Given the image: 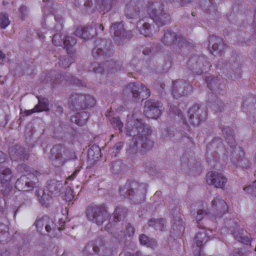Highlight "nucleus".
<instances>
[{
	"label": "nucleus",
	"instance_id": "obj_42",
	"mask_svg": "<svg viewBox=\"0 0 256 256\" xmlns=\"http://www.w3.org/2000/svg\"><path fill=\"white\" fill-rule=\"evenodd\" d=\"M124 168V165L120 160H116L111 163L110 169L112 172L114 174H118Z\"/></svg>",
	"mask_w": 256,
	"mask_h": 256
},
{
	"label": "nucleus",
	"instance_id": "obj_61",
	"mask_svg": "<svg viewBox=\"0 0 256 256\" xmlns=\"http://www.w3.org/2000/svg\"><path fill=\"white\" fill-rule=\"evenodd\" d=\"M79 171L80 170H76L70 176L68 177L66 181V184H68V180H73L76 178Z\"/></svg>",
	"mask_w": 256,
	"mask_h": 256
},
{
	"label": "nucleus",
	"instance_id": "obj_16",
	"mask_svg": "<svg viewBox=\"0 0 256 256\" xmlns=\"http://www.w3.org/2000/svg\"><path fill=\"white\" fill-rule=\"evenodd\" d=\"M192 90V86L183 80H178L174 82L172 94L176 98L190 94Z\"/></svg>",
	"mask_w": 256,
	"mask_h": 256
},
{
	"label": "nucleus",
	"instance_id": "obj_4",
	"mask_svg": "<svg viewBox=\"0 0 256 256\" xmlns=\"http://www.w3.org/2000/svg\"><path fill=\"white\" fill-rule=\"evenodd\" d=\"M122 98L125 99L132 98L136 101L140 98H146L150 95V90L143 84L136 82H130L124 88Z\"/></svg>",
	"mask_w": 256,
	"mask_h": 256
},
{
	"label": "nucleus",
	"instance_id": "obj_22",
	"mask_svg": "<svg viewBox=\"0 0 256 256\" xmlns=\"http://www.w3.org/2000/svg\"><path fill=\"white\" fill-rule=\"evenodd\" d=\"M140 187L141 186L138 182H127L126 186L120 188V192L121 195L132 200L134 195V190H138Z\"/></svg>",
	"mask_w": 256,
	"mask_h": 256
},
{
	"label": "nucleus",
	"instance_id": "obj_12",
	"mask_svg": "<svg viewBox=\"0 0 256 256\" xmlns=\"http://www.w3.org/2000/svg\"><path fill=\"white\" fill-rule=\"evenodd\" d=\"M190 68L197 74H200L210 67L206 58L203 56H194L188 60Z\"/></svg>",
	"mask_w": 256,
	"mask_h": 256
},
{
	"label": "nucleus",
	"instance_id": "obj_21",
	"mask_svg": "<svg viewBox=\"0 0 256 256\" xmlns=\"http://www.w3.org/2000/svg\"><path fill=\"white\" fill-rule=\"evenodd\" d=\"M200 228L201 230L196 233L194 239V242L197 246L195 250L198 252V254L196 256H200V252L202 246L208 241L210 236L206 230Z\"/></svg>",
	"mask_w": 256,
	"mask_h": 256
},
{
	"label": "nucleus",
	"instance_id": "obj_20",
	"mask_svg": "<svg viewBox=\"0 0 256 256\" xmlns=\"http://www.w3.org/2000/svg\"><path fill=\"white\" fill-rule=\"evenodd\" d=\"M226 48V44L222 40L217 36L210 37L209 40L208 50L214 56H221Z\"/></svg>",
	"mask_w": 256,
	"mask_h": 256
},
{
	"label": "nucleus",
	"instance_id": "obj_30",
	"mask_svg": "<svg viewBox=\"0 0 256 256\" xmlns=\"http://www.w3.org/2000/svg\"><path fill=\"white\" fill-rule=\"evenodd\" d=\"M95 1L98 10L104 14L111 10L114 0H95Z\"/></svg>",
	"mask_w": 256,
	"mask_h": 256
},
{
	"label": "nucleus",
	"instance_id": "obj_10",
	"mask_svg": "<svg viewBox=\"0 0 256 256\" xmlns=\"http://www.w3.org/2000/svg\"><path fill=\"white\" fill-rule=\"evenodd\" d=\"M162 41L165 45L172 46L174 48L178 47L180 50L188 46V42L184 37L170 30L164 32Z\"/></svg>",
	"mask_w": 256,
	"mask_h": 256
},
{
	"label": "nucleus",
	"instance_id": "obj_14",
	"mask_svg": "<svg viewBox=\"0 0 256 256\" xmlns=\"http://www.w3.org/2000/svg\"><path fill=\"white\" fill-rule=\"evenodd\" d=\"M227 181L226 177L223 174L218 172H210L206 175L207 184L216 188H223Z\"/></svg>",
	"mask_w": 256,
	"mask_h": 256
},
{
	"label": "nucleus",
	"instance_id": "obj_7",
	"mask_svg": "<svg viewBox=\"0 0 256 256\" xmlns=\"http://www.w3.org/2000/svg\"><path fill=\"white\" fill-rule=\"evenodd\" d=\"M88 220L98 225H102L110 216L106 206L103 205L89 206L86 210Z\"/></svg>",
	"mask_w": 256,
	"mask_h": 256
},
{
	"label": "nucleus",
	"instance_id": "obj_57",
	"mask_svg": "<svg viewBox=\"0 0 256 256\" xmlns=\"http://www.w3.org/2000/svg\"><path fill=\"white\" fill-rule=\"evenodd\" d=\"M126 234L128 236H133L134 234L135 229L131 225V224L128 223L126 226Z\"/></svg>",
	"mask_w": 256,
	"mask_h": 256
},
{
	"label": "nucleus",
	"instance_id": "obj_55",
	"mask_svg": "<svg viewBox=\"0 0 256 256\" xmlns=\"http://www.w3.org/2000/svg\"><path fill=\"white\" fill-rule=\"evenodd\" d=\"M64 198L65 200L68 202H70L74 198L72 190L69 186L66 188L64 192Z\"/></svg>",
	"mask_w": 256,
	"mask_h": 256
},
{
	"label": "nucleus",
	"instance_id": "obj_41",
	"mask_svg": "<svg viewBox=\"0 0 256 256\" xmlns=\"http://www.w3.org/2000/svg\"><path fill=\"white\" fill-rule=\"evenodd\" d=\"M37 98L38 102L35 106H37L38 112L48 110V99L40 98L39 96H37Z\"/></svg>",
	"mask_w": 256,
	"mask_h": 256
},
{
	"label": "nucleus",
	"instance_id": "obj_59",
	"mask_svg": "<svg viewBox=\"0 0 256 256\" xmlns=\"http://www.w3.org/2000/svg\"><path fill=\"white\" fill-rule=\"evenodd\" d=\"M123 146V144L121 142H117L112 148V153L114 154V156H116V154L118 153L120 150L122 149Z\"/></svg>",
	"mask_w": 256,
	"mask_h": 256
},
{
	"label": "nucleus",
	"instance_id": "obj_56",
	"mask_svg": "<svg viewBox=\"0 0 256 256\" xmlns=\"http://www.w3.org/2000/svg\"><path fill=\"white\" fill-rule=\"evenodd\" d=\"M83 0L84 2V6L85 8L86 11L87 12H90V11H91L90 10V9L91 8L92 5V0ZM78 1H80L82 2L81 0H76V2H75L76 4H79Z\"/></svg>",
	"mask_w": 256,
	"mask_h": 256
},
{
	"label": "nucleus",
	"instance_id": "obj_26",
	"mask_svg": "<svg viewBox=\"0 0 256 256\" xmlns=\"http://www.w3.org/2000/svg\"><path fill=\"white\" fill-rule=\"evenodd\" d=\"M150 19L146 18L140 20L137 23L136 28L140 32L146 36H150L151 32Z\"/></svg>",
	"mask_w": 256,
	"mask_h": 256
},
{
	"label": "nucleus",
	"instance_id": "obj_53",
	"mask_svg": "<svg viewBox=\"0 0 256 256\" xmlns=\"http://www.w3.org/2000/svg\"><path fill=\"white\" fill-rule=\"evenodd\" d=\"M248 194L256 197V181L252 186H249L244 188Z\"/></svg>",
	"mask_w": 256,
	"mask_h": 256
},
{
	"label": "nucleus",
	"instance_id": "obj_64",
	"mask_svg": "<svg viewBox=\"0 0 256 256\" xmlns=\"http://www.w3.org/2000/svg\"><path fill=\"white\" fill-rule=\"evenodd\" d=\"M6 160V154L2 151H0V164L4 162Z\"/></svg>",
	"mask_w": 256,
	"mask_h": 256
},
{
	"label": "nucleus",
	"instance_id": "obj_62",
	"mask_svg": "<svg viewBox=\"0 0 256 256\" xmlns=\"http://www.w3.org/2000/svg\"><path fill=\"white\" fill-rule=\"evenodd\" d=\"M36 112H38V110L37 109V106H34V108L30 110H26L24 112V113L26 116H30L32 114Z\"/></svg>",
	"mask_w": 256,
	"mask_h": 256
},
{
	"label": "nucleus",
	"instance_id": "obj_19",
	"mask_svg": "<svg viewBox=\"0 0 256 256\" xmlns=\"http://www.w3.org/2000/svg\"><path fill=\"white\" fill-rule=\"evenodd\" d=\"M228 210L226 203L220 196H216L212 200L210 210L216 216L220 217L226 214Z\"/></svg>",
	"mask_w": 256,
	"mask_h": 256
},
{
	"label": "nucleus",
	"instance_id": "obj_9",
	"mask_svg": "<svg viewBox=\"0 0 256 256\" xmlns=\"http://www.w3.org/2000/svg\"><path fill=\"white\" fill-rule=\"evenodd\" d=\"M120 70V64L112 60L104 62L102 63L94 62L90 67V70L94 73L106 72L108 77L115 75L118 70Z\"/></svg>",
	"mask_w": 256,
	"mask_h": 256
},
{
	"label": "nucleus",
	"instance_id": "obj_48",
	"mask_svg": "<svg viewBox=\"0 0 256 256\" xmlns=\"http://www.w3.org/2000/svg\"><path fill=\"white\" fill-rule=\"evenodd\" d=\"M88 248L90 249L92 248L94 254H98L101 251H103L104 249V246L102 242L98 241L96 242V244L88 246Z\"/></svg>",
	"mask_w": 256,
	"mask_h": 256
},
{
	"label": "nucleus",
	"instance_id": "obj_33",
	"mask_svg": "<svg viewBox=\"0 0 256 256\" xmlns=\"http://www.w3.org/2000/svg\"><path fill=\"white\" fill-rule=\"evenodd\" d=\"M88 114L86 112L77 113L71 117V121L79 126H82L86 124L88 118Z\"/></svg>",
	"mask_w": 256,
	"mask_h": 256
},
{
	"label": "nucleus",
	"instance_id": "obj_43",
	"mask_svg": "<svg viewBox=\"0 0 256 256\" xmlns=\"http://www.w3.org/2000/svg\"><path fill=\"white\" fill-rule=\"evenodd\" d=\"M84 100L82 104V108H86L92 107L96 104L95 98L90 95H85Z\"/></svg>",
	"mask_w": 256,
	"mask_h": 256
},
{
	"label": "nucleus",
	"instance_id": "obj_31",
	"mask_svg": "<svg viewBox=\"0 0 256 256\" xmlns=\"http://www.w3.org/2000/svg\"><path fill=\"white\" fill-rule=\"evenodd\" d=\"M37 194L41 204L44 206L48 207L52 202V196L49 195L46 190H38L37 191Z\"/></svg>",
	"mask_w": 256,
	"mask_h": 256
},
{
	"label": "nucleus",
	"instance_id": "obj_54",
	"mask_svg": "<svg viewBox=\"0 0 256 256\" xmlns=\"http://www.w3.org/2000/svg\"><path fill=\"white\" fill-rule=\"evenodd\" d=\"M174 135V132L169 128H166L162 132V136L164 139L172 140Z\"/></svg>",
	"mask_w": 256,
	"mask_h": 256
},
{
	"label": "nucleus",
	"instance_id": "obj_32",
	"mask_svg": "<svg viewBox=\"0 0 256 256\" xmlns=\"http://www.w3.org/2000/svg\"><path fill=\"white\" fill-rule=\"evenodd\" d=\"M62 184L60 181L51 180L48 184L47 190L52 195L58 196L60 192Z\"/></svg>",
	"mask_w": 256,
	"mask_h": 256
},
{
	"label": "nucleus",
	"instance_id": "obj_40",
	"mask_svg": "<svg viewBox=\"0 0 256 256\" xmlns=\"http://www.w3.org/2000/svg\"><path fill=\"white\" fill-rule=\"evenodd\" d=\"M205 82L207 84L208 87L211 90H213L217 88L218 84V77H215L212 76L206 77Z\"/></svg>",
	"mask_w": 256,
	"mask_h": 256
},
{
	"label": "nucleus",
	"instance_id": "obj_44",
	"mask_svg": "<svg viewBox=\"0 0 256 256\" xmlns=\"http://www.w3.org/2000/svg\"><path fill=\"white\" fill-rule=\"evenodd\" d=\"M50 218L48 217H42L38 218L34 222V225L36 228L37 230L42 232V224H45V226L48 223Z\"/></svg>",
	"mask_w": 256,
	"mask_h": 256
},
{
	"label": "nucleus",
	"instance_id": "obj_37",
	"mask_svg": "<svg viewBox=\"0 0 256 256\" xmlns=\"http://www.w3.org/2000/svg\"><path fill=\"white\" fill-rule=\"evenodd\" d=\"M8 226L4 224H0V242H6L10 239Z\"/></svg>",
	"mask_w": 256,
	"mask_h": 256
},
{
	"label": "nucleus",
	"instance_id": "obj_1",
	"mask_svg": "<svg viewBox=\"0 0 256 256\" xmlns=\"http://www.w3.org/2000/svg\"><path fill=\"white\" fill-rule=\"evenodd\" d=\"M126 134L132 136L126 152L130 155L143 153L151 149L153 142L149 138L151 130L148 126L142 122L141 119L132 120L128 116L126 124Z\"/></svg>",
	"mask_w": 256,
	"mask_h": 256
},
{
	"label": "nucleus",
	"instance_id": "obj_17",
	"mask_svg": "<svg viewBox=\"0 0 256 256\" xmlns=\"http://www.w3.org/2000/svg\"><path fill=\"white\" fill-rule=\"evenodd\" d=\"M162 110V106L158 101L154 100L146 102L144 113L147 117L156 118L160 115Z\"/></svg>",
	"mask_w": 256,
	"mask_h": 256
},
{
	"label": "nucleus",
	"instance_id": "obj_58",
	"mask_svg": "<svg viewBox=\"0 0 256 256\" xmlns=\"http://www.w3.org/2000/svg\"><path fill=\"white\" fill-rule=\"evenodd\" d=\"M29 167L24 164H18L17 166L16 170L20 173L28 172H29Z\"/></svg>",
	"mask_w": 256,
	"mask_h": 256
},
{
	"label": "nucleus",
	"instance_id": "obj_6",
	"mask_svg": "<svg viewBox=\"0 0 256 256\" xmlns=\"http://www.w3.org/2000/svg\"><path fill=\"white\" fill-rule=\"evenodd\" d=\"M40 172L36 171L34 173H28L18 178L15 183V188L18 190L28 191L34 189L38 185V176Z\"/></svg>",
	"mask_w": 256,
	"mask_h": 256
},
{
	"label": "nucleus",
	"instance_id": "obj_13",
	"mask_svg": "<svg viewBox=\"0 0 256 256\" xmlns=\"http://www.w3.org/2000/svg\"><path fill=\"white\" fill-rule=\"evenodd\" d=\"M111 43L108 42L104 40H99L96 42L95 47L92 51V55L96 58L98 57L110 56L112 54V50L111 49Z\"/></svg>",
	"mask_w": 256,
	"mask_h": 256
},
{
	"label": "nucleus",
	"instance_id": "obj_18",
	"mask_svg": "<svg viewBox=\"0 0 256 256\" xmlns=\"http://www.w3.org/2000/svg\"><path fill=\"white\" fill-rule=\"evenodd\" d=\"M52 42L56 46H62L67 50L76 44V40L75 38L70 36H62L57 34L54 35Z\"/></svg>",
	"mask_w": 256,
	"mask_h": 256
},
{
	"label": "nucleus",
	"instance_id": "obj_46",
	"mask_svg": "<svg viewBox=\"0 0 256 256\" xmlns=\"http://www.w3.org/2000/svg\"><path fill=\"white\" fill-rule=\"evenodd\" d=\"M176 221L172 224V228L174 231L177 234L180 233L184 230V226H183V222L182 219L178 218L176 220Z\"/></svg>",
	"mask_w": 256,
	"mask_h": 256
},
{
	"label": "nucleus",
	"instance_id": "obj_39",
	"mask_svg": "<svg viewBox=\"0 0 256 256\" xmlns=\"http://www.w3.org/2000/svg\"><path fill=\"white\" fill-rule=\"evenodd\" d=\"M126 212V209L122 207H117L114 212V220L115 222L120 221L124 218Z\"/></svg>",
	"mask_w": 256,
	"mask_h": 256
},
{
	"label": "nucleus",
	"instance_id": "obj_27",
	"mask_svg": "<svg viewBox=\"0 0 256 256\" xmlns=\"http://www.w3.org/2000/svg\"><path fill=\"white\" fill-rule=\"evenodd\" d=\"M182 168L184 172L187 171L188 170H199L200 169V164H196L192 159L190 160L186 156L182 157L181 159Z\"/></svg>",
	"mask_w": 256,
	"mask_h": 256
},
{
	"label": "nucleus",
	"instance_id": "obj_51",
	"mask_svg": "<svg viewBox=\"0 0 256 256\" xmlns=\"http://www.w3.org/2000/svg\"><path fill=\"white\" fill-rule=\"evenodd\" d=\"M222 140L220 138H216L212 140V142L208 145L209 148H218V150L220 148H222Z\"/></svg>",
	"mask_w": 256,
	"mask_h": 256
},
{
	"label": "nucleus",
	"instance_id": "obj_35",
	"mask_svg": "<svg viewBox=\"0 0 256 256\" xmlns=\"http://www.w3.org/2000/svg\"><path fill=\"white\" fill-rule=\"evenodd\" d=\"M74 60L73 54L70 52H68L66 56H60L59 58L58 64L62 68H68Z\"/></svg>",
	"mask_w": 256,
	"mask_h": 256
},
{
	"label": "nucleus",
	"instance_id": "obj_25",
	"mask_svg": "<svg viewBox=\"0 0 256 256\" xmlns=\"http://www.w3.org/2000/svg\"><path fill=\"white\" fill-rule=\"evenodd\" d=\"M96 33V30L95 28L92 26H79L75 30L76 35L84 40L92 38L95 35Z\"/></svg>",
	"mask_w": 256,
	"mask_h": 256
},
{
	"label": "nucleus",
	"instance_id": "obj_38",
	"mask_svg": "<svg viewBox=\"0 0 256 256\" xmlns=\"http://www.w3.org/2000/svg\"><path fill=\"white\" fill-rule=\"evenodd\" d=\"M148 224L154 226L156 230H163L164 228V220L162 218H152L148 220Z\"/></svg>",
	"mask_w": 256,
	"mask_h": 256
},
{
	"label": "nucleus",
	"instance_id": "obj_8",
	"mask_svg": "<svg viewBox=\"0 0 256 256\" xmlns=\"http://www.w3.org/2000/svg\"><path fill=\"white\" fill-rule=\"evenodd\" d=\"M110 34L115 42L118 45L124 44L126 40L130 38L132 32L126 30L123 22H113L110 28Z\"/></svg>",
	"mask_w": 256,
	"mask_h": 256
},
{
	"label": "nucleus",
	"instance_id": "obj_29",
	"mask_svg": "<svg viewBox=\"0 0 256 256\" xmlns=\"http://www.w3.org/2000/svg\"><path fill=\"white\" fill-rule=\"evenodd\" d=\"M170 115L174 118L175 120L180 123L185 125L186 128H188V126L186 124V120L184 118L183 114L180 110L175 106H170Z\"/></svg>",
	"mask_w": 256,
	"mask_h": 256
},
{
	"label": "nucleus",
	"instance_id": "obj_52",
	"mask_svg": "<svg viewBox=\"0 0 256 256\" xmlns=\"http://www.w3.org/2000/svg\"><path fill=\"white\" fill-rule=\"evenodd\" d=\"M234 238L238 241L246 244H250V240L248 237H245L242 236V234L240 233V234H236V232H234Z\"/></svg>",
	"mask_w": 256,
	"mask_h": 256
},
{
	"label": "nucleus",
	"instance_id": "obj_47",
	"mask_svg": "<svg viewBox=\"0 0 256 256\" xmlns=\"http://www.w3.org/2000/svg\"><path fill=\"white\" fill-rule=\"evenodd\" d=\"M10 24V20L8 14L2 12L0 14V27L6 28Z\"/></svg>",
	"mask_w": 256,
	"mask_h": 256
},
{
	"label": "nucleus",
	"instance_id": "obj_60",
	"mask_svg": "<svg viewBox=\"0 0 256 256\" xmlns=\"http://www.w3.org/2000/svg\"><path fill=\"white\" fill-rule=\"evenodd\" d=\"M20 11L21 14V18L22 20H24L28 12V8L25 6H22L20 8Z\"/></svg>",
	"mask_w": 256,
	"mask_h": 256
},
{
	"label": "nucleus",
	"instance_id": "obj_3",
	"mask_svg": "<svg viewBox=\"0 0 256 256\" xmlns=\"http://www.w3.org/2000/svg\"><path fill=\"white\" fill-rule=\"evenodd\" d=\"M146 10L151 19L158 26L166 24L170 22V15L165 10L164 4L160 2H148L146 4Z\"/></svg>",
	"mask_w": 256,
	"mask_h": 256
},
{
	"label": "nucleus",
	"instance_id": "obj_28",
	"mask_svg": "<svg viewBox=\"0 0 256 256\" xmlns=\"http://www.w3.org/2000/svg\"><path fill=\"white\" fill-rule=\"evenodd\" d=\"M48 223L46 226V230L48 232V236L51 237H55L58 236L59 232L64 229L63 224L58 226L53 220L50 218L48 222Z\"/></svg>",
	"mask_w": 256,
	"mask_h": 256
},
{
	"label": "nucleus",
	"instance_id": "obj_50",
	"mask_svg": "<svg viewBox=\"0 0 256 256\" xmlns=\"http://www.w3.org/2000/svg\"><path fill=\"white\" fill-rule=\"evenodd\" d=\"M110 122L115 128H118L120 132H122L123 123L118 117H114L112 118Z\"/></svg>",
	"mask_w": 256,
	"mask_h": 256
},
{
	"label": "nucleus",
	"instance_id": "obj_2",
	"mask_svg": "<svg viewBox=\"0 0 256 256\" xmlns=\"http://www.w3.org/2000/svg\"><path fill=\"white\" fill-rule=\"evenodd\" d=\"M222 131L226 141L230 148H232L231 158L232 164L236 167L242 169L248 168L251 165L250 160L246 156L244 152L240 146H234L235 140L234 130L230 127L226 126L222 128Z\"/></svg>",
	"mask_w": 256,
	"mask_h": 256
},
{
	"label": "nucleus",
	"instance_id": "obj_23",
	"mask_svg": "<svg viewBox=\"0 0 256 256\" xmlns=\"http://www.w3.org/2000/svg\"><path fill=\"white\" fill-rule=\"evenodd\" d=\"M13 178L12 170L7 167L0 168V184L9 190L11 188L10 182Z\"/></svg>",
	"mask_w": 256,
	"mask_h": 256
},
{
	"label": "nucleus",
	"instance_id": "obj_24",
	"mask_svg": "<svg viewBox=\"0 0 256 256\" xmlns=\"http://www.w3.org/2000/svg\"><path fill=\"white\" fill-rule=\"evenodd\" d=\"M28 152L19 144L16 145L10 149V155L13 160L28 158Z\"/></svg>",
	"mask_w": 256,
	"mask_h": 256
},
{
	"label": "nucleus",
	"instance_id": "obj_34",
	"mask_svg": "<svg viewBox=\"0 0 256 256\" xmlns=\"http://www.w3.org/2000/svg\"><path fill=\"white\" fill-rule=\"evenodd\" d=\"M85 94H72L70 95L68 102L75 107L80 106L82 108L83 101L84 100Z\"/></svg>",
	"mask_w": 256,
	"mask_h": 256
},
{
	"label": "nucleus",
	"instance_id": "obj_49",
	"mask_svg": "<svg viewBox=\"0 0 256 256\" xmlns=\"http://www.w3.org/2000/svg\"><path fill=\"white\" fill-rule=\"evenodd\" d=\"M168 2L171 3L172 6L176 8L184 6H188L190 0H167Z\"/></svg>",
	"mask_w": 256,
	"mask_h": 256
},
{
	"label": "nucleus",
	"instance_id": "obj_63",
	"mask_svg": "<svg viewBox=\"0 0 256 256\" xmlns=\"http://www.w3.org/2000/svg\"><path fill=\"white\" fill-rule=\"evenodd\" d=\"M64 79H65V77L62 74H58V76L56 75L55 80L57 82H59V81L61 80L62 81Z\"/></svg>",
	"mask_w": 256,
	"mask_h": 256
},
{
	"label": "nucleus",
	"instance_id": "obj_11",
	"mask_svg": "<svg viewBox=\"0 0 256 256\" xmlns=\"http://www.w3.org/2000/svg\"><path fill=\"white\" fill-rule=\"evenodd\" d=\"M188 116L190 122L194 126H198L206 118L205 109L198 104H195L189 110Z\"/></svg>",
	"mask_w": 256,
	"mask_h": 256
},
{
	"label": "nucleus",
	"instance_id": "obj_45",
	"mask_svg": "<svg viewBox=\"0 0 256 256\" xmlns=\"http://www.w3.org/2000/svg\"><path fill=\"white\" fill-rule=\"evenodd\" d=\"M206 212L205 210H199L197 211L196 216H194L195 220L197 223V226L200 228H202L203 224V222L201 224L200 221L202 220H205L204 216H206Z\"/></svg>",
	"mask_w": 256,
	"mask_h": 256
},
{
	"label": "nucleus",
	"instance_id": "obj_15",
	"mask_svg": "<svg viewBox=\"0 0 256 256\" xmlns=\"http://www.w3.org/2000/svg\"><path fill=\"white\" fill-rule=\"evenodd\" d=\"M141 2L140 0H131L128 2L124 9V14L129 19H136L144 14L143 10L140 8Z\"/></svg>",
	"mask_w": 256,
	"mask_h": 256
},
{
	"label": "nucleus",
	"instance_id": "obj_5",
	"mask_svg": "<svg viewBox=\"0 0 256 256\" xmlns=\"http://www.w3.org/2000/svg\"><path fill=\"white\" fill-rule=\"evenodd\" d=\"M72 152L62 144H56L52 148L50 154V158L56 166H62L66 162L72 158Z\"/></svg>",
	"mask_w": 256,
	"mask_h": 256
},
{
	"label": "nucleus",
	"instance_id": "obj_36",
	"mask_svg": "<svg viewBox=\"0 0 256 256\" xmlns=\"http://www.w3.org/2000/svg\"><path fill=\"white\" fill-rule=\"evenodd\" d=\"M139 240L140 244L152 248L157 246V242L156 240L150 238L144 234H141L140 235Z\"/></svg>",
	"mask_w": 256,
	"mask_h": 256
}]
</instances>
